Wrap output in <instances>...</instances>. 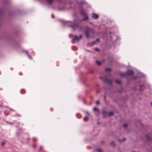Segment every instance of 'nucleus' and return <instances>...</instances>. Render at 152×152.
<instances>
[{
	"label": "nucleus",
	"instance_id": "1",
	"mask_svg": "<svg viewBox=\"0 0 152 152\" xmlns=\"http://www.w3.org/2000/svg\"><path fill=\"white\" fill-rule=\"evenodd\" d=\"M64 22H69L71 23V24H68L67 26L68 27L72 28L74 31L77 29L80 31H81L83 29V26L80 25L78 23H74L72 21H65Z\"/></svg>",
	"mask_w": 152,
	"mask_h": 152
},
{
	"label": "nucleus",
	"instance_id": "2",
	"mask_svg": "<svg viewBox=\"0 0 152 152\" xmlns=\"http://www.w3.org/2000/svg\"><path fill=\"white\" fill-rule=\"evenodd\" d=\"M54 0H46V2L48 5H50L53 2ZM60 3H63L64 4L68 3L71 4L74 1V0H56Z\"/></svg>",
	"mask_w": 152,
	"mask_h": 152
},
{
	"label": "nucleus",
	"instance_id": "3",
	"mask_svg": "<svg viewBox=\"0 0 152 152\" xmlns=\"http://www.w3.org/2000/svg\"><path fill=\"white\" fill-rule=\"evenodd\" d=\"M85 33L86 38L87 39H89V35L94 34V31L93 29L90 28L88 26H86L85 27Z\"/></svg>",
	"mask_w": 152,
	"mask_h": 152
},
{
	"label": "nucleus",
	"instance_id": "4",
	"mask_svg": "<svg viewBox=\"0 0 152 152\" xmlns=\"http://www.w3.org/2000/svg\"><path fill=\"white\" fill-rule=\"evenodd\" d=\"M82 35H80L79 37H77L76 36H74V38H73L72 40V42L73 43H74L75 42V40H76L77 41L79 40L80 39H81L82 38Z\"/></svg>",
	"mask_w": 152,
	"mask_h": 152
},
{
	"label": "nucleus",
	"instance_id": "5",
	"mask_svg": "<svg viewBox=\"0 0 152 152\" xmlns=\"http://www.w3.org/2000/svg\"><path fill=\"white\" fill-rule=\"evenodd\" d=\"M80 14L82 16H85L86 15H88V14L86 13V10L83 9H81L80 10Z\"/></svg>",
	"mask_w": 152,
	"mask_h": 152
},
{
	"label": "nucleus",
	"instance_id": "6",
	"mask_svg": "<svg viewBox=\"0 0 152 152\" xmlns=\"http://www.w3.org/2000/svg\"><path fill=\"white\" fill-rule=\"evenodd\" d=\"M104 80L106 82L108 83L110 85H112V80L110 79L107 78L106 76H104Z\"/></svg>",
	"mask_w": 152,
	"mask_h": 152
},
{
	"label": "nucleus",
	"instance_id": "7",
	"mask_svg": "<svg viewBox=\"0 0 152 152\" xmlns=\"http://www.w3.org/2000/svg\"><path fill=\"white\" fill-rule=\"evenodd\" d=\"M126 76H131L134 74V72L131 69L127 70L126 72Z\"/></svg>",
	"mask_w": 152,
	"mask_h": 152
},
{
	"label": "nucleus",
	"instance_id": "8",
	"mask_svg": "<svg viewBox=\"0 0 152 152\" xmlns=\"http://www.w3.org/2000/svg\"><path fill=\"white\" fill-rule=\"evenodd\" d=\"M99 16L96 13H93L92 14V18L94 19H97L98 18Z\"/></svg>",
	"mask_w": 152,
	"mask_h": 152
},
{
	"label": "nucleus",
	"instance_id": "9",
	"mask_svg": "<svg viewBox=\"0 0 152 152\" xmlns=\"http://www.w3.org/2000/svg\"><path fill=\"white\" fill-rule=\"evenodd\" d=\"M71 9V8H68L67 9H66L64 7H63L61 8H59L58 9V10L59 11H65L66 10H69L70 9Z\"/></svg>",
	"mask_w": 152,
	"mask_h": 152
},
{
	"label": "nucleus",
	"instance_id": "10",
	"mask_svg": "<svg viewBox=\"0 0 152 152\" xmlns=\"http://www.w3.org/2000/svg\"><path fill=\"white\" fill-rule=\"evenodd\" d=\"M83 16L85 17V18H83L82 20H80L79 21L82 22V21H85L86 20H88L89 19V18L88 16V15H86Z\"/></svg>",
	"mask_w": 152,
	"mask_h": 152
},
{
	"label": "nucleus",
	"instance_id": "11",
	"mask_svg": "<svg viewBox=\"0 0 152 152\" xmlns=\"http://www.w3.org/2000/svg\"><path fill=\"white\" fill-rule=\"evenodd\" d=\"M119 74H120V75L121 76L124 77H127L126 72H121Z\"/></svg>",
	"mask_w": 152,
	"mask_h": 152
},
{
	"label": "nucleus",
	"instance_id": "12",
	"mask_svg": "<svg viewBox=\"0 0 152 152\" xmlns=\"http://www.w3.org/2000/svg\"><path fill=\"white\" fill-rule=\"evenodd\" d=\"M139 86L140 87V88L139 89V90L141 91L142 90H143L145 88V87L144 85H139Z\"/></svg>",
	"mask_w": 152,
	"mask_h": 152
},
{
	"label": "nucleus",
	"instance_id": "13",
	"mask_svg": "<svg viewBox=\"0 0 152 152\" xmlns=\"http://www.w3.org/2000/svg\"><path fill=\"white\" fill-rule=\"evenodd\" d=\"M146 138L147 140H149V141L151 140L152 139V138H151V137L148 135H146Z\"/></svg>",
	"mask_w": 152,
	"mask_h": 152
},
{
	"label": "nucleus",
	"instance_id": "14",
	"mask_svg": "<svg viewBox=\"0 0 152 152\" xmlns=\"http://www.w3.org/2000/svg\"><path fill=\"white\" fill-rule=\"evenodd\" d=\"M4 10L3 9H0V15H1L4 12Z\"/></svg>",
	"mask_w": 152,
	"mask_h": 152
},
{
	"label": "nucleus",
	"instance_id": "15",
	"mask_svg": "<svg viewBox=\"0 0 152 152\" xmlns=\"http://www.w3.org/2000/svg\"><path fill=\"white\" fill-rule=\"evenodd\" d=\"M25 52L26 53L28 57V58H30V59H31V56L29 55V54L28 52L27 51H25Z\"/></svg>",
	"mask_w": 152,
	"mask_h": 152
},
{
	"label": "nucleus",
	"instance_id": "16",
	"mask_svg": "<svg viewBox=\"0 0 152 152\" xmlns=\"http://www.w3.org/2000/svg\"><path fill=\"white\" fill-rule=\"evenodd\" d=\"M110 145L112 146L113 147H115V142L113 141H112L111 142Z\"/></svg>",
	"mask_w": 152,
	"mask_h": 152
},
{
	"label": "nucleus",
	"instance_id": "17",
	"mask_svg": "<svg viewBox=\"0 0 152 152\" xmlns=\"http://www.w3.org/2000/svg\"><path fill=\"white\" fill-rule=\"evenodd\" d=\"M96 63L98 65H101V63H102L100 61H98V60H97L96 61Z\"/></svg>",
	"mask_w": 152,
	"mask_h": 152
},
{
	"label": "nucleus",
	"instance_id": "18",
	"mask_svg": "<svg viewBox=\"0 0 152 152\" xmlns=\"http://www.w3.org/2000/svg\"><path fill=\"white\" fill-rule=\"evenodd\" d=\"M93 110L94 111H97L98 112H99V109L96 107L93 108Z\"/></svg>",
	"mask_w": 152,
	"mask_h": 152
},
{
	"label": "nucleus",
	"instance_id": "19",
	"mask_svg": "<svg viewBox=\"0 0 152 152\" xmlns=\"http://www.w3.org/2000/svg\"><path fill=\"white\" fill-rule=\"evenodd\" d=\"M115 82L117 84H121V82L118 80H116Z\"/></svg>",
	"mask_w": 152,
	"mask_h": 152
},
{
	"label": "nucleus",
	"instance_id": "20",
	"mask_svg": "<svg viewBox=\"0 0 152 152\" xmlns=\"http://www.w3.org/2000/svg\"><path fill=\"white\" fill-rule=\"evenodd\" d=\"M102 113H103L104 116V117H105L106 116H105V115L107 114V113L106 111H103Z\"/></svg>",
	"mask_w": 152,
	"mask_h": 152
},
{
	"label": "nucleus",
	"instance_id": "21",
	"mask_svg": "<svg viewBox=\"0 0 152 152\" xmlns=\"http://www.w3.org/2000/svg\"><path fill=\"white\" fill-rule=\"evenodd\" d=\"M72 49L73 50H76L77 49V48L75 46H73L72 47Z\"/></svg>",
	"mask_w": 152,
	"mask_h": 152
},
{
	"label": "nucleus",
	"instance_id": "22",
	"mask_svg": "<svg viewBox=\"0 0 152 152\" xmlns=\"http://www.w3.org/2000/svg\"><path fill=\"white\" fill-rule=\"evenodd\" d=\"M139 75L141 77H145V75H144L143 74L140 73H139Z\"/></svg>",
	"mask_w": 152,
	"mask_h": 152
},
{
	"label": "nucleus",
	"instance_id": "23",
	"mask_svg": "<svg viewBox=\"0 0 152 152\" xmlns=\"http://www.w3.org/2000/svg\"><path fill=\"white\" fill-rule=\"evenodd\" d=\"M88 119V117L87 116H86L83 118V120L85 121H86Z\"/></svg>",
	"mask_w": 152,
	"mask_h": 152
},
{
	"label": "nucleus",
	"instance_id": "24",
	"mask_svg": "<svg viewBox=\"0 0 152 152\" xmlns=\"http://www.w3.org/2000/svg\"><path fill=\"white\" fill-rule=\"evenodd\" d=\"M126 140V139L125 138H124L122 140L121 139H119V140H118V141H119L120 142H121V141H125V140Z\"/></svg>",
	"mask_w": 152,
	"mask_h": 152
},
{
	"label": "nucleus",
	"instance_id": "25",
	"mask_svg": "<svg viewBox=\"0 0 152 152\" xmlns=\"http://www.w3.org/2000/svg\"><path fill=\"white\" fill-rule=\"evenodd\" d=\"M108 114L110 116L113 114V112H111L108 113Z\"/></svg>",
	"mask_w": 152,
	"mask_h": 152
},
{
	"label": "nucleus",
	"instance_id": "26",
	"mask_svg": "<svg viewBox=\"0 0 152 152\" xmlns=\"http://www.w3.org/2000/svg\"><path fill=\"white\" fill-rule=\"evenodd\" d=\"M95 51H97V52H99L100 51V49L97 48H95Z\"/></svg>",
	"mask_w": 152,
	"mask_h": 152
},
{
	"label": "nucleus",
	"instance_id": "27",
	"mask_svg": "<svg viewBox=\"0 0 152 152\" xmlns=\"http://www.w3.org/2000/svg\"><path fill=\"white\" fill-rule=\"evenodd\" d=\"M20 92L21 94H23L25 92V90L23 89L20 90Z\"/></svg>",
	"mask_w": 152,
	"mask_h": 152
},
{
	"label": "nucleus",
	"instance_id": "28",
	"mask_svg": "<svg viewBox=\"0 0 152 152\" xmlns=\"http://www.w3.org/2000/svg\"><path fill=\"white\" fill-rule=\"evenodd\" d=\"M105 71H111V69L110 68H106L105 69Z\"/></svg>",
	"mask_w": 152,
	"mask_h": 152
},
{
	"label": "nucleus",
	"instance_id": "29",
	"mask_svg": "<svg viewBox=\"0 0 152 152\" xmlns=\"http://www.w3.org/2000/svg\"><path fill=\"white\" fill-rule=\"evenodd\" d=\"M97 151L99 152H103L102 150L100 148H98L97 149Z\"/></svg>",
	"mask_w": 152,
	"mask_h": 152
},
{
	"label": "nucleus",
	"instance_id": "30",
	"mask_svg": "<svg viewBox=\"0 0 152 152\" xmlns=\"http://www.w3.org/2000/svg\"><path fill=\"white\" fill-rule=\"evenodd\" d=\"M96 41H93L92 42H91V44H92V45H94V44H96Z\"/></svg>",
	"mask_w": 152,
	"mask_h": 152
},
{
	"label": "nucleus",
	"instance_id": "31",
	"mask_svg": "<svg viewBox=\"0 0 152 152\" xmlns=\"http://www.w3.org/2000/svg\"><path fill=\"white\" fill-rule=\"evenodd\" d=\"M127 127V124H124V127L126 128Z\"/></svg>",
	"mask_w": 152,
	"mask_h": 152
},
{
	"label": "nucleus",
	"instance_id": "32",
	"mask_svg": "<svg viewBox=\"0 0 152 152\" xmlns=\"http://www.w3.org/2000/svg\"><path fill=\"white\" fill-rule=\"evenodd\" d=\"M33 140L34 142H35L37 140V139L36 138L33 137Z\"/></svg>",
	"mask_w": 152,
	"mask_h": 152
},
{
	"label": "nucleus",
	"instance_id": "33",
	"mask_svg": "<svg viewBox=\"0 0 152 152\" xmlns=\"http://www.w3.org/2000/svg\"><path fill=\"white\" fill-rule=\"evenodd\" d=\"M76 116L78 118H80L81 117L80 115V114H77L76 115Z\"/></svg>",
	"mask_w": 152,
	"mask_h": 152
},
{
	"label": "nucleus",
	"instance_id": "34",
	"mask_svg": "<svg viewBox=\"0 0 152 152\" xmlns=\"http://www.w3.org/2000/svg\"><path fill=\"white\" fill-rule=\"evenodd\" d=\"M95 41H96V42H99L100 40H99V39L98 38V39H96Z\"/></svg>",
	"mask_w": 152,
	"mask_h": 152
},
{
	"label": "nucleus",
	"instance_id": "35",
	"mask_svg": "<svg viewBox=\"0 0 152 152\" xmlns=\"http://www.w3.org/2000/svg\"><path fill=\"white\" fill-rule=\"evenodd\" d=\"M86 114L88 115H89V113L88 111H86L85 112Z\"/></svg>",
	"mask_w": 152,
	"mask_h": 152
},
{
	"label": "nucleus",
	"instance_id": "36",
	"mask_svg": "<svg viewBox=\"0 0 152 152\" xmlns=\"http://www.w3.org/2000/svg\"><path fill=\"white\" fill-rule=\"evenodd\" d=\"M96 104L97 105H99V101H97L96 102Z\"/></svg>",
	"mask_w": 152,
	"mask_h": 152
},
{
	"label": "nucleus",
	"instance_id": "37",
	"mask_svg": "<svg viewBox=\"0 0 152 152\" xmlns=\"http://www.w3.org/2000/svg\"><path fill=\"white\" fill-rule=\"evenodd\" d=\"M32 146L34 148H36V145H35V144H33L32 145Z\"/></svg>",
	"mask_w": 152,
	"mask_h": 152
},
{
	"label": "nucleus",
	"instance_id": "38",
	"mask_svg": "<svg viewBox=\"0 0 152 152\" xmlns=\"http://www.w3.org/2000/svg\"><path fill=\"white\" fill-rule=\"evenodd\" d=\"M51 17L52 18H55V16L53 14H52L51 15Z\"/></svg>",
	"mask_w": 152,
	"mask_h": 152
},
{
	"label": "nucleus",
	"instance_id": "39",
	"mask_svg": "<svg viewBox=\"0 0 152 152\" xmlns=\"http://www.w3.org/2000/svg\"><path fill=\"white\" fill-rule=\"evenodd\" d=\"M42 146H41L40 147V149L39 150V152L42 149Z\"/></svg>",
	"mask_w": 152,
	"mask_h": 152
},
{
	"label": "nucleus",
	"instance_id": "40",
	"mask_svg": "<svg viewBox=\"0 0 152 152\" xmlns=\"http://www.w3.org/2000/svg\"><path fill=\"white\" fill-rule=\"evenodd\" d=\"M5 142H2L1 143V145H3L5 144Z\"/></svg>",
	"mask_w": 152,
	"mask_h": 152
},
{
	"label": "nucleus",
	"instance_id": "41",
	"mask_svg": "<svg viewBox=\"0 0 152 152\" xmlns=\"http://www.w3.org/2000/svg\"><path fill=\"white\" fill-rule=\"evenodd\" d=\"M19 74L20 75H22V73L21 72H20L19 73Z\"/></svg>",
	"mask_w": 152,
	"mask_h": 152
},
{
	"label": "nucleus",
	"instance_id": "42",
	"mask_svg": "<svg viewBox=\"0 0 152 152\" xmlns=\"http://www.w3.org/2000/svg\"><path fill=\"white\" fill-rule=\"evenodd\" d=\"M84 3H85L84 1H82L81 3V4H83Z\"/></svg>",
	"mask_w": 152,
	"mask_h": 152
},
{
	"label": "nucleus",
	"instance_id": "43",
	"mask_svg": "<svg viewBox=\"0 0 152 152\" xmlns=\"http://www.w3.org/2000/svg\"><path fill=\"white\" fill-rule=\"evenodd\" d=\"M104 99L106 100V96L105 95L104 96Z\"/></svg>",
	"mask_w": 152,
	"mask_h": 152
},
{
	"label": "nucleus",
	"instance_id": "44",
	"mask_svg": "<svg viewBox=\"0 0 152 152\" xmlns=\"http://www.w3.org/2000/svg\"><path fill=\"white\" fill-rule=\"evenodd\" d=\"M150 87H151V86L150 85L148 84V88H150Z\"/></svg>",
	"mask_w": 152,
	"mask_h": 152
},
{
	"label": "nucleus",
	"instance_id": "45",
	"mask_svg": "<svg viewBox=\"0 0 152 152\" xmlns=\"http://www.w3.org/2000/svg\"><path fill=\"white\" fill-rule=\"evenodd\" d=\"M7 0H5V3H8V1H7Z\"/></svg>",
	"mask_w": 152,
	"mask_h": 152
},
{
	"label": "nucleus",
	"instance_id": "46",
	"mask_svg": "<svg viewBox=\"0 0 152 152\" xmlns=\"http://www.w3.org/2000/svg\"><path fill=\"white\" fill-rule=\"evenodd\" d=\"M72 36V34H69V36L70 37H71Z\"/></svg>",
	"mask_w": 152,
	"mask_h": 152
},
{
	"label": "nucleus",
	"instance_id": "47",
	"mask_svg": "<svg viewBox=\"0 0 152 152\" xmlns=\"http://www.w3.org/2000/svg\"><path fill=\"white\" fill-rule=\"evenodd\" d=\"M91 74H92V73H93V71L92 70H91Z\"/></svg>",
	"mask_w": 152,
	"mask_h": 152
},
{
	"label": "nucleus",
	"instance_id": "48",
	"mask_svg": "<svg viewBox=\"0 0 152 152\" xmlns=\"http://www.w3.org/2000/svg\"><path fill=\"white\" fill-rule=\"evenodd\" d=\"M10 109L12 110V111H14V110L13 109H11V108H10Z\"/></svg>",
	"mask_w": 152,
	"mask_h": 152
},
{
	"label": "nucleus",
	"instance_id": "49",
	"mask_svg": "<svg viewBox=\"0 0 152 152\" xmlns=\"http://www.w3.org/2000/svg\"><path fill=\"white\" fill-rule=\"evenodd\" d=\"M50 110H51V111H52L53 110V109H52L51 108V109H50Z\"/></svg>",
	"mask_w": 152,
	"mask_h": 152
},
{
	"label": "nucleus",
	"instance_id": "50",
	"mask_svg": "<svg viewBox=\"0 0 152 152\" xmlns=\"http://www.w3.org/2000/svg\"><path fill=\"white\" fill-rule=\"evenodd\" d=\"M50 110H51V111H52L53 110V109H52L51 108V109H50Z\"/></svg>",
	"mask_w": 152,
	"mask_h": 152
},
{
	"label": "nucleus",
	"instance_id": "51",
	"mask_svg": "<svg viewBox=\"0 0 152 152\" xmlns=\"http://www.w3.org/2000/svg\"><path fill=\"white\" fill-rule=\"evenodd\" d=\"M151 106H152V102H151Z\"/></svg>",
	"mask_w": 152,
	"mask_h": 152
},
{
	"label": "nucleus",
	"instance_id": "52",
	"mask_svg": "<svg viewBox=\"0 0 152 152\" xmlns=\"http://www.w3.org/2000/svg\"><path fill=\"white\" fill-rule=\"evenodd\" d=\"M104 142L103 141H102V142Z\"/></svg>",
	"mask_w": 152,
	"mask_h": 152
},
{
	"label": "nucleus",
	"instance_id": "53",
	"mask_svg": "<svg viewBox=\"0 0 152 152\" xmlns=\"http://www.w3.org/2000/svg\"><path fill=\"white\" fill-rule=\"evenodd\" d=\"M133 152H135V151H133Z\"/></svg>",
	"mask_w": 152,
	"mask_h": 152
}]
</instances>
